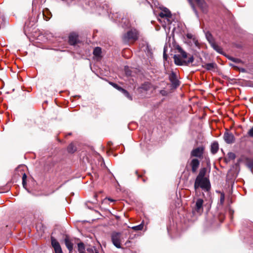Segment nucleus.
Returning <instances> with one entry per match:
<instances>
[{
	"label": "nucleus",
	"instance_id": "nucleus-7",
	"mask_svg": "<svg viewBox=\"0 0 253 253\" xmlns=\"http://www.w3.org/2000/svg\"><path fill=\"white\" fill-rule=\"evenodd\" d=\"M169 78L172 87L176 88L179 85V81L178 80L177 76L175 73L172 72L169 75Z\"/></svg>",
	"mask_w": 253,
	"mask_h": 253
},
{
	"label": "nucleus",
	"instance_id": "nucleus-28",
	"mask_svg": "<svg viewBox=\"0 0 253 253\" xmlns=\"http://www.w3.org/2000/svg\"><path fill=\"white\" fill-rule=\"evenodd\" d=\"M26 178H27V175L26 173H24L22 175V184L23 185V187L25 188V186L26 185Z\"/></svg>",
	"mask_w": 253,
	"mask_h": 253
},
{
	"label": "nucleus",
	"instance_id": "nucleus-1",
	"mask_svg": "<svg viewBox=\"0 0 253 253\" xmlns=\"http://www.w3.org/2000/svg\"><path fill=\"white\" fill-rule=\"evenodd\" d=\"M138 38V31L135 29H131L123 35V40L126 43L132 42L136 41Z\"/></svg>",
	"mask_w": 253,
	"mask_h": 253
},
{
	"label": "nucleus",
	"instance_id": "nucleus-33",
	"mask_svg": "<svg viewBox=\"0 0 253 253\" xmlns=\"http://www.w3.org/2000/svg\"><path fill=\"white\" fill-rule=\"evenodd\" d=\"M163 57H164V58L165 59H167V54H166V52H165V50H164V51Z\"/></svg>",
	"mask_w": 253,
	"mask_h": 253
},
{
	"label": "nucleus",
	"instance_id": "nucleus-18",
	"mask_svg": "<svg viewBox=\"0 0 253 253\" xmlns=\"http://www.w3.org/2000/svg\"><path fill=\"white\" fill-rule=\"evenodd\" d=\"M218 150V144L216 142L212 143L211 145V152L212 154L216 153Z\"/></svg>",
	"mask_w": 253,
	"mask_h": 253
},
{
	"label": "nucleus",
	"instance_id": "nucleus-11",
	"mask_svg": "<svg viewBox=\"0 0 253 253\" xmlns=\"http://www.w3.org/2000/svg\"><path fill=\"white\" fill-rule=\"evenodd\" d=\"M66 247L69 250V253H72L73 250V241L69 237L66 236L64 239Z\"/></svg>",
	"mask_w": 253,
	"mask_h": 253
},
{
	"label": "nucleus",
	"instance_id": "nucleus-21",
	"mask_svg": "<svg viewBox=\"0 0 253 253\" xmlns=\"http://www.w3.org/2000/svg\"><path fill=\"white\" fill-rule=\"evenodd\" d=\"M211 45L212 47V48L215 50H216L217 52H218V53H221V52H222L221 48L218 45H217L216 43H215V42H212L211 43Z\"/></svg>",
	"mask_w": 253,
	"mask_h": 253
},
{
	"label": "nucleus",
	"instance_id": "nucleus-25",
	"mask_svg": "<svg viewBox=\"0 0 253 253\" xmlns=\"http://www.w3.org/2000/svg\"><path fill=\"white\" fill-rule=\"evenodd\" d=\"M110 84L114 87H115V88H116L117 89H118V90L120 91H122L124 89V88H123L122 87H121V86H119L117 84H115V83H111Z\"/></svg>",
	"mask_w": 253,
	"mask_h": 253
},
{
	"label": "nucleus",
	"instance_id": "nucleus-12",
	"mask_svg": "<svg viewBox=\"0 0 253 253\" xmlns=\"http://www.w3.org/2000/svg\"><path fill=\"white\" fill-rule=\"evenodd\" d=\"M190 165L192 168V171L195 173L199 167L200 161L197 159H193L190 163Z\"/></svg>",
	"mask_w": 253,
	"mask_h": 253
},
{
	"label": "nucleus",
	"instance_id": "nucleus-9",
	"mask_svg": "<svg viewBox=\"0 0 253 253\" xmlns=\"http://www.w3.org/2000/svg\"><path fill=\"white\" fill-rule=\"evenodd\" d=\"M189 2L194 7V5L192 3V0H188ZM198 5V6L201 8L202 11L204 12H207L208 11V6L206 2L204 0H194Z\"/></svg>",
	"mask_w": 253,
	"mask_h": 253
},
{
	"label": "nucleus",
	"instance_id": "nucleus-36",
	"mask_svg": "<svg viewBox=\"0 0 253 253\" xmlns=\"http://www.w3.org/2000/svg\"><path fill=\"white\" fill-rule=\"evenodd\" d=\"M159 20L160 21V22H162V21L161 19H159Z\"/></svg>",
	"mask_w": 253,
	"mask_h": 253
},
{
	"label": "nucleus",
	"instance_id": "nucleus-17",
	"mask_svg": "<svg viewBox=\"0 0 253 253\" xmlns=\"http://www.w3.org/2000/svg\"><path fill=\"white\" fill-rule=\"evenodd\" d=\"M206 174V169H202L200 170L198 175L197 176L196 180H197V181H198L200 179H205L206 178L204 177Z\"/></svg>",
	"mask_w": 253,
	"mask_h": 253
},
{
	"label": "nucleus",
	"instance_id": "nucleus-6",
	"mask_svg": "<svg viewBox=\"0 0 253 253\" xmlns=\"http://www.w3.org/2000/svg\"><path fill=\"white\" fill-rule=\"evenodd\" d=\"M112 241L114 245L117 248H121V234L118 232H114L111 236Z\"/></svg>",
	"mask_w": 253,
	"mask_h": 253
},
{
	"label": "nucleus",
	"instance_id": "nucleus-2",
	"mask_svg": "<svg viewBox=\"0 0 253 253\" xmlns=\"http://www.w3.org/2000/svg\"><path fill=\"white\" fill-rule=\"evenodd\" d=\"M203 203L204 201L202 199H195L192 206V212L194 214H202L203 211Z\"/></svg>",
	"mask_w": 253,
	"mask_h": 253
},
{
	"label": "nucleus",
	"instance_id": "nucleus-26",
	"mask_svg": "<svg viewBox=\"0 0 253 253\" xmlns=\"http://www.w3.org/2000/svg\"><path fill=\"white\" fill-rule=\"evenodd\" d=\"M229 59L230 60L232 61L233 62H234L236 63H243L242 61L238 58H234V57H230V58H229Z\"/></svg>",
	"mask_w": 253,
	"mask_h": 253
},
{
	"label": "nucleus",
	"instance_id": "nucleus-30",
	"mask_svg": "<svg viewBox=\"0 0 253 253\" xmlns=\"http://www.w3.org/2000/svg\"><path fill=\"white\" fill-rule=\"evenodd\" d=\"M248 134L249 136L253 137V126L248 131Z\"/></svg>",
	"mask_w": 253,
	"mask_h": 253
},
{
	"label": "nucleus",
	"instance_id": "nucleus-32",
	"mask_svg": "<svg viewBox=\"0 0 253 253\" xmlns=\"http://www.w3.org/2000/svg\"><path fill=\"white\" fill-rule=\"evenodd\" d=\"M186 37H187V38H188L189 39H192L193 38V35L191 34H190V33L187 34L186 35Z\"/></svg>",
	"mask_w": 253,
	"mask_h": 253
},
{
	"label": "nucleus",
	"instance_id": "nucleus-20",
	"mask_svg": "<svg viewBox=\"0 0 253 253\" xmlns=\"http://www.w3.org/2000/svg\"><path fill=\"white\" fill-rule=\"evenodd\" d=\"M101 54V48L99 47H96L93 50V54L95 57H100Z\"/></svg>",
	"mask_w": 253,
	"mask_h": 253
},
{
	"label": "nucleus",
	"instance_id": "nucleus-13",
	"mask_svg": "<svg viewBox=\"0 0 253 253\" xmlns=\"http://www.w3.org/2000/svg\"><path fill=\"white\" fill-rule=\"evenodd\" d=\"M78 42V35L75 33H72L69 36V42L71 45H75Z\"/></svg>",
	"mask_w": 253,
	"mask_h": 253
},
{
	"label": "nucleus",
	"instance_id": "nucleus-8",
	"mask_svg": "<svg viewBox=\"0 0 253 253\" xmlns=\"http://www.w3.org/2000/svg\"><path fill=\"white\" fill-rule=\"evenodd\" d=\"M204 148L203 146L197 147L194 149L191 152V157H196L199 158H202Z\"/></svg>",
	"mask_w": 253,
	"mask_h": 253
},
{
	"label": "nucleus",
	"instance_id": "nucleus-35",
	"mask_svg": "<svg viewBox=\"0 0 253 253\" xmlns=\"http://www.w3.org/2000/svg\"><path fill=\"white\" fill-rule=\"evenodd\" d=\"M240 71H241L242 72H244L245 71V70L243 68H242L240 70Z\"/></svg>",
	"mask_w": 253,
	"mask_h": 253
},
{
	"label": "nucleus",
	"instance_id": "nucleus-22",
	"mask_svg": "<svg viewBox=\"0 0 253 253\" xmlns=\"http://www.w3.org/2000/svg\"><path fill=\"white\" fill-rule=\"evenodd\" d=\"M178 52L180 53V55L183 58L185 59L187 57V54L185 52L181 47L177 48Z\"/></svg>",
	"mask_w": 253,
	"mask_h": 253
},
{
	"label": "nucleus",
	"instance_id": "nucleus-16",
	"mask_svg": "<svg viewBox=\"0 0 253 253\" xmlns=\"http://www.w3.org/2000/svg\"><path fill=\"white\" fill-rule=\"evenodd\" d=\"M202 67L207 70H213L216 67V65L214 63H206L202 65Z\"/></svg>",
	"mask_w": 253,
	"mask_h": 253
},
{
	"label": "nucleus",
	"instance_id": "nucleus-34",
	"mask_svg": "<svg viewBox=\"0 0 253 253\" xmlns=\"http://www.w3.org/2000/svg\"><path fill=\"white\" fill-rule=\"evenodd\" d=\"M107 199H108L109 201H110V202H114V201H115V200H113V199H111V198H107Z\"/></svg>",
	"mask_w": 253,
	"mask_h": 253
},
{
	"label": "nucleus",
	"instance_id": "nucleus-24",
	"mask_svg": "<svg viewBox=\"0 0 253 253\" xmlns=\"http://www.w3.org/2000/svg\"><path fill=\"white\" fill-rule=\"evenodd\" d=\"M131 228L133 230H135V231L142 230L143 228V223H142L138 225L132 227Z\"/></svg>",
	"mask_w": 253,
	"mask_h": 253
},
{
	"label": "nucleus",
	"instance_id": "nucleus-4",
	"mask_svg": "<svg viewBox=\"0 0 253 253\" xmlns=\"http://www.w3.org/2000/svg\"><path fill=\"white\" fill-rule=\"evenodd\" d=\"M194 187L196 190L199 187H201L202 189L206 191H209L211 188L210 181L207 178L200 179L198 181L195 180Z\"/></svg>",
	"mask_w": 253,
	"mask_h": 253
},
{
	"label": "nucleus",
	"instance_id": "nucleus-14",
	"mask_svg": "<svg viewBox=\"0 0 253 253\" xmlns=\"http://www.w3.org/2000/svg\"><path fill=\"white\" fill-rule=\"evenodd\" d=\"M224 139L228 144L232 143L234 141V136L231 133L226 132L224 134Z\"/></svg>",
	"mask_w": 253,
	"mask_h": 253
},
{
	"label": "nucleus",
	"instance_id": "nucleus-37",
	"mask_svg": "<svg viewBox=\"0 0 253 253\" xmlns=\"http://www.w3.org/2000/svg\"><path fill=\"white\" fill-rule=\"evenodd\" d=\"M95 253H98V252H95Z\"/></svg>",
	"mask_w": 253,
	"mask_h": 253
},
{
	"label": "nucleus",
	"instance_id": "nucleus-31",
	"mask_svg": "<svg viewBox=\"0 0 253 253\" xmlns=\"http://www.w3.org/2000/svg\"><path fill=\"white\" fill-rule=\"evenodd\" d=\"M160 93L163 95V96H166L168 94V92L166 90H164V89H163V90H161L160 91Z\"/></svg>",
	"mask_w": 253,
	"mask_h": 253
},
{
	"label": "nucleus",
	"instance_id": "nucleus-29",
	"mask_svg": "<svg viewBox=\"0 0 253 253\" xmlns=\"http://www.w3.org/2000/svg\"><path fill=\"white\" fill-rule=\"evenodd\" d=\"M225 196L223 193H220V203L221 205H223L224 202Z\"/></svg>",
	"mask_w": 253,
	"mask_h": 253
},
{
	"label": "nucleus",
	"instance_id": "nucleus-23",
	"mask_svg": "<svg viewBox=\"0 0 253 253\" xmlns=\"http://www.w3.org/2000/svg\"><path fill=\"white\" fill-rule=\"evenodd\" d=\"M67 150L69 153H72L76 150V148L73 143H71L68 146Z\"/></svg>",
	"mask_w": 253,
	"mask_h": 253
},
{
	"label": "nucleus",
	"instance_id": "nucleus-5",
	"mask_svg": "<svg viewBox=\"0 0 253 253\" xmlns=\"http://www.w3.org/2000/svg\"><path fill=\"white\" fill-rule=\"evenodd\" d=\"M174 63L177 65H188L194 61V57L190 56L187 60H182L179 55H174L173 56Z\"/></svg>",
	"mask_w": 253,
	"mask_h": 253
},
{
	"label": "nucleus",
	"instance_id": "nucleus-15",
	"mask_svg": "<svg viewBox=\"0 0 253 253\" xmlns=\"http://www.w3.org/2000/svg\"><path fill=\"white\" fill-rule=\"evenodd\" d=\"M152 88V85L149 82H145L139 87L140 91H147Z\"/></svg>",
	"mask_w": 253,
	"mask_h": 253
},
{
	"label": "nucleus",
	"instance_id": "nucleus-10",
	"mask_svg": "<svg viewBox=\"0 0 253 253\" xmlns=\"http://www.w3.org/2000/svg\"><path fill=\"white\" fill-rule=\"evenodd\" d=\"M51 245L55 253H63L59 242L54 238H51Z\"/></svg>",
	"mask_w": 253,
	"mask_h": 253
},
{
	"label": "nucleus",
	"instance_id": "nucleus-19",
	"mask_svg": "<svg viewBox=\"0 0 253 253\" xmlns=\"http://www.w3.org/2000/svg\"><path fill=\"white\" fill-rule=\"evenodd\" d=\"M78 250L79 253H85V247L83 243L78 244Z\"/></svg>",
	"mask_w": 253,
	"mask_h": 253
},
{
	"label": "nucleus",
	"instance_id": "nucleus-3",
	"mask_svg": "<svg viewBox=\"0 0 253 253\" xmlns=\"http://www.w3.org/2000/svg\"><path fill=\"white\" fill-rule=\"evenodd\" d=\"M159 16L162 18H164V24H163V27L166 28L167 24H170L171 23L170 20L171 14L169 10L167 8L162 9V11L159 14Z\"/></svg>",
	"mask_w": 253,
	"mask_h": 253
},
{
	"label": "nucleus",
	"instance_id": "nucleus-27",
	"mask_svg": "<svg viewBox=\"0 0 253 253\" xmlns=\"http://www.w3.org/2000/svg\"><path fill=\"white\" fill-rule=\"evenodd\" d=\"M122 93L124 94V95L128 98L130 100H132V98L131 96L129 94V93L125 89H123V90L122 91Z\"/></svg>",
	"mask_w": 253,
	"mask_h": 253
}]
</instances>
